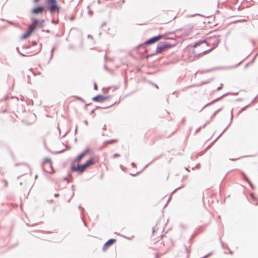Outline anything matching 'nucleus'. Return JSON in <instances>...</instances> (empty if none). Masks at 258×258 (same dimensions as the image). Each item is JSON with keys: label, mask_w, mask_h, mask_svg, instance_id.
Masks as SVG:
<instances>
[{"label": "nucleus", "mask_w": 258, "mask_h": 258, "mask_svg": "<svg viewBox=\"0 0 258 258\" xmlns=\"http://www.w3.org/2000/svg\"><path fill=\"white\" fill-rule=\"evenodd\" d=\"M33 31L32 28L29 27L28 30L21 36V39L24 40L29 37Z\"/></svg>", "instance_id": "nucleus-10"}, {"label": "nucleus", "mask_w": 258, "mask_h": 258, "mask_svg": "<svg viewBox=\"0 0 258 258\" xmlns=\"http://www.w3.org/2000/svg\"><path fill=\"white\" fill-rule=\"evenodd\" d=\"M114 156H117V157H118V156H119V155H115Z\"/></svg>", "instance_id": "nucleus-16"}, {"label": "nucleus", "mask_w": 258, "mask_h": 258, "mask_svg": "<svg viewBox=\"0 0 258 258\" xmlns=\"http://www.w3.org/2000/svg\"><path fill=\"white\" fill-rule=\"evenodd\" d=\"M95 88L96 89H97V86H96V85H95Z\"/></svg>", "instance_id": "nucleus-17"}, {"label": "nucleus", "mask_w": 258, "mask_h": 258, "mask_svg": "<svg viewBox=\"0 0 258 258\" xmlns=\"http://www.w3.org/2000/svg\"><path fill=\"white\" fill-rule=\"evenodd\" d=\"M116 241L115 239H111L108 240L103 245V250L105 251L111 245H112Z\"/></svg>", "instance_id": "nucleus-9"}, {"label": "nucleus", "mask_w": 258, "mask_h": 258, "mask_svg": "<svg viewBox=\"0 0 258 258\" xmlns=\"http://www.w3.org/2000/svg\"><path fill=\"white\" fill-rule=\"evenodd\" d=\"M42 166L44 170L49 173H54V170L52 167L51 159L49 158H45L42 162Z\"/></svg>", "instance_id": "nucleus-4"}, {"label": "nucleus", "mask_w": 258, "mask_h": 258, "mask_svg": "<svg viewBox=\"0 0 258 258\" xmlns=\"http://www.w3.org/2000/svg\"><path fill=\"white\" fill-rule=\"evenodd\" d=\"M164 36H165L164 35H159L158 36L152 37L151 38H150V39L147 40L145 42V44H147V45H150V44L154 43L159 41L161 39L164 38Z\"/></svg>", "instance_id": "nucleus-6"}, {"label": "nucleus", "mask_w": 258, "mask_h": 258, "mask_svg": "<svg viewBox=\"0 0 258 258\" xmlns=\"http://www.w3.org/2000/svg\"><path fill=\"white\" fill-rule=\"evenodd\" d=\"M212 50V49H209V50H206V51H205L203 52V53H204V54H206V53H208V52H209L211 51Z\"/></svg>", "instance_id": "nucleus-13"}, {"label": "nucleus", "mask_w": 258, "mask_h": 258, "mask_svg": "<svg viewBox=\"0 0 258 258\" xmlns=\"http://www.w3.org/2000/svg\"><path fill=\"white\" fill-rule=\"evenodd\" d=\"M251 197L252 198H254L253 195V194H251Z\"/></svg>", "instance_id": "nucleus-15"}, {"label": "nucleus", "mask_w": 258, "mask_h": 258, "mask_svg": "<svg viewBox=\"0 0 258 258\" xmlns=\"http://www.w3.org/2000/svg\"><path fill=\"white\" fill-rule=\"evenodd\" d=\"M163 231L162 229H160L156 225L153 228L152 235H151V240L155 243L161 240L163 237Z\"/></svg>", "instance_id": "nucleus-2"}, {"label": "nucleus", "mask_w": 258, "mask_h": 258, "mask_svg": "<svg viewBox=\"0 0 258 258\" xmlns=\"http://www.w3.org/2000/svg\"><path fill=\"white\" fill-rule=\"evenodd\" d=\"M39 1V0H34V2L35 4H37Z\"/></svg>", "instance_id": "nucleus-14"}, {"label": "nucleus", "mask_w": 258, "mask_h": 258, "mask_svg": "<svg viewBox=\"0 0 258 258\" xmlns=\"http://www.w3.org/2000/svg\"><path fill=\"white\" fill-rule=\"evenodd\" d=\"M43 23V21H38V20L33 18L32 19V24L29 26L30 28H32L33 30L38 25H41Z\"/></svg>", "instance_id": "nucleus-7"}, {"label": "nucleus", "mask_w": 258, "mask_h": 258, "mask_svg": "<svg viewBox=\"0 0 258 258\" xmlns=\"http://www.w3.org/2000/svg\"><path fill=\"white\" fill-rule=\"evenodd\" d=\"M205 42H206V41H200V42H199L197 43L195 45V46H195V47H197V46H198V45H200L201 43H205Z\"/></svg>", "instance_id": "nucleus-12"}, {"label": "nucleus", "mask_w": 258, "mask_h": 258, "mask_svg": "<svg viewBox=\"0 0 258 258\" xmlns=\"http://www.w3.org/2000/svg\"><path fill=\"white\" fill-rule=\"evenodd\" d=\"M44 11V8L42 7H38L34 8L32 10V13L33 14H41Z\"/></svg>", "instance_id": "nucleus-11"}, {"label": "nucleus", "mask_w": 258, "mask_h": 258, "mask_svg": "<svg viewBox=\"0 0 258 258\" xmlns=\"http://www.w3.org/2000/svg\"><path fill=\"white\" fill-rule=\"evenodd\" d=\"M174 45V44H172L168 42L162 43L157 46L155 52L157 54L161 53L163 52L172 48Z\"/></svg>", "instance_id": "nucleus-5"}, {"label": "nucleus", "mask_w": 258, "mask_h": 258, "mask_svg": "<svg viewBox=\"0 0 258 258\" xmlns=\"http://www.w3.org/2000/svg\"><path fill=\"white\" fill-rule=\"evenodd\" d=\"M46 4L48 10L51 13L56 12L58 13L59 12V7L56 0H46Z\"/></svg>", "instance_id": "nucleus-3"}, {"label": "nucleus", "mask_w": 258, "mask_h": 258, "mask_svg": "<svg viewBox=\"0 0 258 258\" xmlns=\"http://www.w3.org/2000/svg\"><path fill=\"white\" fill-rule=\"evenodd\" d=\"M109 98V96H104L101 95H97L93 98L92 100L96 102H102Z\"/></svg>", "instance_id": "nucleus-8"}, {"label": "nucleus", "mask_w": 258, "mask_h": 258, "mask_svg": "<svg viewBox=\"0 0 258 258\" xmlns=\"http://www.w3.org/2000/svg\"><path fill=\"white\" fill-rule=\"evenodd\" d=\"M89 150H85L83 153L79 155L72 163L71 170L74 172H78L80 173H83L90 166L93 165L98 161L94 158H91L87 160L84 164L80 165L81 160L88 153Z\"/></svg>", "instance_id": "nucleus-1"}]
</instances>
